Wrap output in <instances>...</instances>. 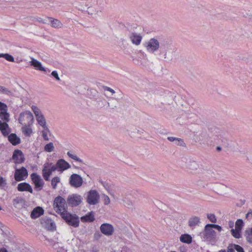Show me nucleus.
<instances>
[{"instance_id": "f257e3e1", "label": "nucleus", "mask_w": 252, "mask_h": 252, "mask_svg": "<svg viewBox=\"0 0 252 252\" xmlns=\"http://www.w3.org/2000/svg\"><path fill=\"white\" fill-rule=\"evenodd\" d=\"M143 45L146 48L148 52L154 53L159 50L160 54H164L163 58L165 59L166 58V46L165 44L163 45L162 44L160 45L159 41L157 39L152 38L148 41L145 42Z\"/></svg>"}, {"instance_id": "f03ea898", "label": "nucleus", "mask_w": 252, "mask_h": 252, "mask_svg": "<svg viewBox=\"0 0 252 252\" xmlns=\"http://www.w3.org/2000/svg\"><path fill=\"white\" fill-rule=\"evenodd\" d=\"M61 216L68 225L75 228L79 226L80 220L79 218L77 215L72 214L68 211H63Z\"/></svg>"}, {"instance_id": "7ed1b4c3", "label": "nucleus", "mask_w": 252, "mask_h": 252, "mask_svg": "<svg viewBox=\"0 0 252 252\" xmlns=\"http://www.w3.org/2000/svg\"><path fill=\"white\" fill-rule=\"evenodd\" d=\"M33 120L32 114L29 111L21 112L18 119L19 123L25 126H30L32 124Z\"/></svg>"}, {"instance_id": "20e7f679", "label": "nucleus", "mask_w": 252, "mask_h": 252, "mask_svg": "<svg viewBox=\"0 0 252 252\" xmlns=\"http://www.w3.org/2000/svg\"><path fill=\"white\" fill-rule=\"evenodd\" d=\"M54 207L56 209V212L61 215L63 211H67V205L65 199L61 196L55 198L54 201Z\"/></svg>"}, {"instance_id": "39448f33", "label": "nucleus", "mask_w": 252, "mask_h": 252, "mask_svg": "<svg viewBox=\"0 0 252 252\" xmlns=\"http://www.w3.org/2000/svg\"><path fill=\"white\" fill-rule=\"evenodd\" d=\"M210 130L215 136L221 140L222 143H223L225 147H227L228 146L227 139L224 137L226 133L225 130L221 129L216 126L211 127L210 128Z\"/></svg>"}, {"instance_id": "423d86ee", "label": "nucleus", "mask_w": 252, "mask_h": 252, "mask_svg": "<svg viewBox=\"0 0 252 252\" xmlns=\"http://www.w3.org/2000/svg\"><path fill=\"white\" fill-rule=\"evenodd\" d=\"M99 194L96 190L91 189L88 192L86 201L90 205H94L99 202Z\"/></svg>"}, {"instance_id": "0eeeda50", "label": "nucleus", "mask_w": 252, "mask_h": 252, "mask_svg": "<svg viewBox=\"0 0 252 252\" xmlns=\"http://www.w3.org/2000/svg\"><path fill=\"white\" fill-rule=\"evenodd\" d=\"M83 183L82 177L79 174L73 173L69 177V184L71 187L78 188L81 187Z\"/></svg>"}, {"instance_id": "6e6552de", "label": "nucleus", "mask_w": 252, "mask_h": 252, "mask_svg": "<svg viewBox=\"0 0 252 252\" xmlns=\"http://www.w3.org/2000/svg\"><path fill=\"white\" fill-rule=\"evenodd\" d=\"M216 232L210 226V223L205 225L203 233V238L207 241H211L215 240Z\"/></svg>"}, {"instance_id": "1a4fd4ad", "label": "nucleus", "mask_w": 252, "mask_h": 252, "mask_svg": "<svg viewBox=\"0 0 252 252\" xmlns=\"http://www.w3.org/2000/svg\"><path fill=\"white\" fill-rule=\"evenodd\" d=\"M82 197L78 194H72L67 198V202L69 206L74 207L79 205L82 202Z\"/></svg>"}, {"instance_id": "9d476101", "label": "nucleus", "mask_w": 252, "mask_h": 252, "mask_svg": "<svg viewBox=\"0 0 252 252\" xmlns=\"http://www.w3.org/2000/svg\"><path fill=\"white\" fill-rule=\"evenodd\" d=\"M31 178L33 183L34 184V189L37 190H41L44 186V183L41 177L36 173H32L31 175Z\"/></svg>"}, {"instance_id": "9b49d317", "label": "nucleus", "mask_w": 252, "mask_h": 252, "mask_svg": "<svg viewBox=\"0 0 252 252\" xmlns=\"http://www.w3.org/2000/svg\"><path fill=\"white\" fill-rule=\"evenodd\" d=\"M28 176V172L27 169L23 166L19 169H16L14 177L16 181L20 182L25 180Z\"/></svg>"}, {"instance_id": "f8f14e48", "label": "nucleus", "mask_w": 252, "mask_h": 252, "mask_svg": "<svg viewBox=\"0 0 252 252\" xmlns=\"http://www.w3.org/2000/svg\"><path fill=\"white\" fill-rule=\"evenodd\" d=\"M12 159L16 164L23 163L25 160L24 154L20 150L18 149L14 150L12 155Z\"/></svg>"}, {"instance_id": "ddd939ff", "label": "nucleus", "mask_w": 252, "mask_h": 252, "mask_svg": "<svg viewBox=\"0 0 252 252\" xmlns=\"http://www.w3.org/2000/svg\"><path fill=\"white\" fill-rule=\"evenodd\" d=\"M100 230L101 233L106 236L112 235L114 232V227L112 225L107 223L102 224L100 227Z\"/></svg>"}, {"instance_id": "4468645a", "label": "nucleus", "mask_w": 252, "mask_h": 252, "mask_svg": "<svg viewBox=\"0 0 252 252\" xmlns=\"http://www.w3.org/2000/svg\"><path fill=\"white\" fill-rule=\"evenodd\" d=\"M58 171L63 172V171L70 168V165L68 162L63 159H60L57 162Z\"/></svg>"}, {"instance_id": "2eb2a0df", "label": "nucleus", "mask_w": 252, "mask_h": 252, "mask_svg": "<svg viewBox=\"0 0 252 252\" xmlns=\"http://www.w3.org/2000/svg\"><path fill=\"white\" fill-rule=\"evenodd\" d=\"M131 42L136 45H139L142 40V36L140 34H137L136 32H132L128 35Z\"/></svg>"}, {"instance_id": "dca6fc26", "label": "nucleus", "mask_w": 252, "mask_h": 252, "mask_svg": "<svg viewBox=\"0 0 252 252\" xmlns=\"http://www.w3.org/2000/svg\"><path fill=\"white\" fill-rule=\"evenodd\" d=\"M17 190L19 191H28L31 193H32L33 190L31 186L28 183L23 182L18 185Z\"/></svg>"}, {"instance_id": "f3484780", "label": "nucleus", "mask_w": 252, "mask_h": 252, "mask_svg": "<svg viewBox=\"0 0 252 252\" xmlns=\"http://www.w3.org/2000/svg\"><path fill=\"white\" fill-rule=\"evenodd\" d=\"M36 119L38 124L41 126L45 131L50 133V131L47 126L46 120L43 115L42 114L36 117Z\"/></svg>"}, {"instance_id": "a211bd4d", "label": "nucleus", "mask_w": 252, "mask_h": 252, "mask_svg": "<svg viewBox=\"0 0 252 252\" xmlns=\"http://www.w3.org/2000/svg\"><path fill=\"white\" fill-rule=\"evenodd\" d=\"M81 221L83 222H92L95 220L94 213V211L89 212L86 215L80 218Z\"/></svg>"}, {"instance_id": "6ab92c4d", "label": "nucleus", "mask_w": 252, "mask_h": 252, "mask_svg": "<svg viewBox=\"0 0 252 252\" xmlns=\"http://www.w3.org/2000/svg\"><path fill=\"white\" fill-rule=\"evenodd\" d=\"M44 214V210L41 207H36L33 209L31 214L32 219H35Z\"/></svg>"}, {"instance_id": "aec40b11", "label": "nucleus", "mask_w": 252, "mask_h": 252, "mask_svg": "<svg viewBox=\"0 0 252 252\" xmlns=\"http://www.w3.org/2000/svg\"><path fill=\"white\" fill-rule=\"evenodd\" d=\"M8 140L13 146H16L21 143L20 138L15 133H11L9 135Z\"/></svg>"}, {"instance_id": "412c9836", "label": "nucleus", "mask_w": 252, "mask_h": 252, "mask_svg": "<svg viewBox=\"0 0 252 252\" xmlns=\"http://www.w3.org/2000/svg\"><path fill=\"white\" fill-rule=\"evenodd\" d=\"M31 65L33 66L35 69L43 71H46V69L42 66L41 63L38 61L32 58L31 62Z\"/></svg>"}, {"instance_id": "4be33fe9", "label": "nucleus", "mask_w": 252, "mask_h": 252, "mask_svg": "<svg viewBox=\"0 0 252 252\" xmlns=\"http://www.w3.org/2000/svg\"><path fill=\"white\" fill-rule=\"evenodd\" d=\"M186 166L190 172H192L197 169L198 165L196 161L194 160H189L186 163Z\"/></svg>"}, {"instance_id": "5701e85b", "label": "nucleus", "mask_w": 252, "mask_h": 252, "mask_svg": "<svg viewBox=\"0 0 252 252\" xmlns=\"http://www.w3.org/2000/svg\"><path fill=\"white\" fill-rule=\"evenodd\" d=\"M9 128L8 125L6 122H2L0 121V130L4 136H7L9 133L8 129Z\"/></svg>"}, {"instance_id": "b1692460", "label": "nucleus", "mask_w": 252, "mask_h": 252, "mask_svg": "<svg viewBox=\"0 0 252 252\" xmlns=\"http://www.w3.org/2000/svg\"><path fill=\"white\" fill-rule=\"evenodd\" d=\"M200 223V219L198 217L194 216L189 218L188 223L190 227H194Z\"/></svg>"}, {"instance_id": "393cba45", "label": "nucleus", "mask_w": 252, "mask_h": 252, "mask_svg": "<svg viewBox=\"0 0 252 252\" xmlns=\"http://www.w3.org/2000/svg\"><path fill=\"white\" fill-rule=\"evenodd\" d=\"M47 18L52 27L54 28H61L63 26V24L59 20L51 17H48Z\"/></svg>"}, {"instance_id": "a878e982", "label": "nucleus", "mask_w": 252, "mask_h": 252, "mask_svg": "<svg viewBox=\"0 0 252 252\" xmlns=\"http://www.w3.org/2000/svg\"><path fill=\"white\" fill-rule=\"evenodd\" d=\"M25 200L23 198L17 197L13 200V204L15 208H19L23 206Z\"/></svg>"}, {"instance_id": "bb28decb", "label": "nucleus", "mask_w": 252, "mask_h": 252, "mask_svg": "<svg viewBox=\"0 0 252 252\" xmlns=\"http://www.w3.org/2000/svg\"><path fill=\"white\" fill-rule=\"evenodd\" d=\"M180 240L183 243L189 244L192 242V237L188 234H184L181 235L180 237Z\"/></svg>"}, {"instance_id": "cd10ccee", "label": "nucleus", "mask_w": 252, "mask_h": 252, "mask_svg": "<svg viewBox=\"0 0 252 252\" xmlns=\"http://www.w3.org/2000/svg\"><path fill=\"white\" fill-rule=\"evenodd\" d=\"M42 173L44 179L46 181H49L50 180V177L52 174V172H51L49 168L46 169L45 167V168L42 169Z\"/></svg>"}, {"instance_id": "c85d7f7f", "label": "nucleus", "mask_w": 252, "mask_h": 252, "mask_svg": "<svg viewBox=\"0 0 252 252\" xmlns=\"http://www.w3.org/2000/svg\"><path fill=\"white\" fill-rule=\"evenodd\" d=\"M245 236L247 242L252 244V227L245 230Z\"/></svg>"}, {"instance_id": "c756f323", "label": "nucleus", "mask_w": 252, "mask_h": 252, "mask_svg": "<svg viewBox=\"0 0 252 252\" xmlns=\"http://www.w3.org/2000/svg\"><path fill=\"white\" fill-rule=\"evenodd\" d=\"M46 228L48 230L54 231L56 230V226L53 221L51 220H47L46 221Z\"/></svg>"}, {"instance_id": "7c9ffc66", "label": "nucleus", "mask_w": 252, "mask_h": 252, "mask_svg": "<svg viewBox=\"0 0 252 252\" xmlns=\"http://www.w3.org/2000/svg\"><path fill=\"white\" fill-rule=\"evenodd\" d=\"M9 114L7 112V110L3 112H0V118L3 121L8 122L9 121Z\"/></svg>"}, {"instance_id": "2f4dec72", "label": "nucleus", "mask_w": 252, "mask_h": 252, "mask_svg": "<svg viewBox=\"0 0 252 252\" xmlns=\"http://www.w3.org/2000/svg\"><path fill=\"white\" fill-rule=\"evenodd\" d=\"M107 104L109 107H110L111 109H113L117 108L118 105V100L114 98H112L109 100V102H107Z\"/></svg>"}, {"instance_id": "473e14b6", "label": "nucleus", "mask_w": 252, "mask_h": 252, "mask_svg": "<svg viewBox=\"0 0 252 252\" xmlns=\"http://www.w3.org/2000/svg\"><path fill=\"white\" fill-rule=\"evenodd\" d=\"M232 235L235 238L239 239L241 237V231L237 229H232L231 230Z\"/></svg>"}, {"instance_id": "72a5a7b5", "label": "nucleus", "mask_w": 252, "mask_h": 252, "mask_svg": "<svg viewBox=\"0 0 252 252\" xmlns=\"http://www.w3.org/2000/svg\"><path fill=\"white\" fill-rule=\"evenodd\" d=\"M54 144L52 142H50L48 144H47L45 146H44V151H46V152H53L54 150Z\"/></svg>"}, {"instance_id": "f704fd0d", "label": "nucleus", "mask_w": 252, "mask_h": 252, "mask_svg": "<svg viewBox=\"0 0 252 252\" xmlns=\"http://www.w3.org/2000/svg\"><path fill=\"white\" fill-rule=\"evenodd\" d=\"M28 126H25L22 127V131L24 134L27 136H30L32 133V129L30 127H28Z\"/></svg>"}, {"instance_id": "c9c22d12", "label": "nucleus", "mask_w": 252, "mask_h": 252, "mask_svg": "<svg viewBox=\"0 0 252 252\" xmlns=\"http://www.w3.org/2000/svg\"><path fill=\"white\" fill-rule=\"evenodd\" d=\"M0 92L8 96H11L12 95V92L3 86H0Z\"/></svg>"}, {"instance_id": "e433bc0d", "label": "nucleus", "mask_w": 252, "mask_h": 252, "mask_svg": "<svg viewBox=\"0 0 252 252\" xmlns=\"http://www.w3.org/2000/svg\"><path fill=\"white\" fill-rule=\"evenodd\" d=\"M60 182V178L59 177H55L52 178L51 185L53 189L57 188V184Z\"/></svg>"}, {"instance_id": "4c0bfd02", "label": "nucleus", "mask_w": 252, "mask_h": 252, "mask_svg": "<svg viewBox=\"0 0 252 252\" xmlns=\"http://www.w3.org/2000/svg\"><path fill=\"white\" fill-rule=\"evenodd\" d=\"M244 225L243 220L242 219H238L235 223V228L242 230L243 226Z\"/></svg>"}, {"instance_id": "58836bf2", "label": "nucleus", "mask_w": 252, "mask_h": 252, "mask_svg": "<svg viewBox=\"0 0 252 252\" xmlns=\"http://www.w3.org/2000/svg\"><path fill=\"white\" fill-rule=\"evenodd\" d=\"M67 155L71 158L79 162L83 163V160L79 158L78 157H77L76 155H74L72 154L70 152H68L67 153Z\"/></svg>"}, {"instance_id": "ea45409f", "label": "nucleus", "mask_w": 252, "mask_h": 252, "mask_svg": "<svg viewBox=\"0 0 252 252\" xmlns=\"http://www.w3.org/2000/svg\"><path fill=\"white\" fill-rule=\"evenodd\" d=\"M32 109L33 112H34L35 117H37L38 116H39L40 115L42 114V113L40 109L36 106L32 105Z\"/></svg>"}, {"instance_id": "a19ab883", "label": "nucleus", "mask_w": 252, "mask_h": 252, "mask_svg": "<svg viewBox=\"0 0 252 252\" xmlns=\"http://www.w3.org/2000/svg\"><path fill=\"white\" fill-rule=\"evenodd\" d=\"M3 58L9 62H15L14 57L12 55H11L9 54H7V53L4 54Z\"/></svg>"}, {"instance_id": "79ce46f5", "label": "nucleus", "mask_w": 252, "mask_h": 252, "mask_svg": "<svg viewBox=\"0 0 252 252\" xmlns=\"http://www.w3.org/2000/svg\"><path fill=\"white\" fill-rule=\"evenodd\" d=\"M207 218L210 220L211 222L216 223L217 222V219L216 216L213 214H208Z\"/></svg>"}, {"instance_id": "37998d69", "label": "nucleus", "mask_w": 252, "mask_h": 252, "mask_svg": "<svg viewBox=\"0 0 252 252\" xmlns=\"http://www.w3.org/2000/svg\"><path fill=\"white\" fill-rule=\"evenodd\" d=\"M98 182L101 183L106 189L108 190L110 189L111 186L108 183L104 182L101 179H99Z\"/></svg>"}, {"instance_id": "c03bdc74", "label": "nucleus", "mask_w": 252, "mask_h": 252, "mask_svg": "<svg viewBox=\"0 0 252 252\" xmlns=\"http://www.w3.org/2000/svg\"><path fill=\"white\" fill-rule=\"evenodd\" d=\"M233 249L235 250L237 252H245V251L243 247L239 245L233 244Z\"/></svg>"}, {"instance_id": "a18cd8bd", "label": "nucleus", "mask_w": 252, "mask_h": 252, "mask_svg": "<svg viewBox=\"0 0 252 252\" xmlns=\"http://www.w3.org/2000/svg\"><path fill=\"white\" fill-rule=\"evenodd\" d=\"M5 110H8L7 105L0 101V112H3Z\"/></svg>"}, {"instance_id": "49530a36", "label": "nucleus", "mask_w": 252, "mask_h": 252, "mask_svg": "<svg viewBox=\"0 0 252 252\" xmlns=\"http://www.w3.org/2000/svg\"><path fill=\"white\" fill-rule=\"evenodd\" d=\"M175 143L177 145H179V146H183V147L186 146L185 143L184 142V140L182 139H181V138H178V139L177 140V141L175 142Z\"/></svg>"}, {"instance_id": "de8ad7c7", "label": "nucleus", "mask_w": 252, "mask_h": 252, "mask_svg": "<svg viewBox=\"0 0 252 252\" xmlns=\"http://www.w3.org/2000/svg\"><path fill=\"white\" fill-rule=\"evenodd\" d=\"M6 185V180L2 177L0 176V188H3Z\"/></svg>"}, {"instance_id": "09e8293b", "label": "nucleus", "mask_w": 252, "mask_h": 252, "mask_svg": "<svg viewBox=\"0 0 252 252\" xmlns=\"http://www.w3.org/2000/svg\"><path fill=\"white\" fill-rule=\"evenodd\" d=\"M210 226L212 227V228H215L216 229H217L219 231H221V230H222V228L219 225H218V224H210Z\"/></svg>"}, {"instance_id": "8fccbe9b", "label": "nucleus", "mask_w": 252, "mask_h": 252, "mask_svg": "<svg viewBox=\"0 0 252 252\" xmlns=\"http://www.w3.org/2000/svg\"><path fill=\"white\" fill-rule=\"evenodd\" d=\"M51 75L54 77L57 80H60V78L57 71H53L51 73Z\"/></svg>"}, {"instance_id": "3c124183", "label": "nucleus", "mask_w": 252, "mask_h": 252, "mask_svg": "<svg viewBox=\"0 0 252 252\" xmlns=\"http://www.w3.org/2000/svg\"><path fill=\"white\" fill-rule=\"evenodd\" d=\"M96 12L94 8L93 7H89L88 8L87 12L89 14L93 15Z\"/></svg>"}, {"instance_id": "603ef678", "label": "nucleus", "mask_w": 252, "mask_h": 252, "mask_svg": "<svg viewBox=\"0 0 252 252\" xmlns=\"http://www.w3.org/2000/svg\"><path fill=\"white\" fill-rule=\"evenodd\" d=\"M48 132L47 131H45L44 130H43L42 131V137L43 138V139L45 140V141H49V138L48 137V136H47V133Z\"/></svg>"}, {"instance_id": "864d4df0", "label": "nucleus", "mask_w": 252, "mask_h": 252, "mask_svg": "<svg viewBox=\"0 0 252 252\" xmlns=\"http://www.w3.org/2000/svg\"><path fill=\"white\" fill-rule=\"evenodd\" d=\"M104 204L105 205H108L110 202V200L109 197L107 195H104Z\"/></svg>"}, {"instance_id": "5fc2aeb1", "label": "nucleus", "mask_w": 252, "mask_h": 252, "mask_svg": "<svg viewBox=\"0 0 252 252\" xmlns=\"http://www.w3.org/2000/svg\"><path fill=\"white\" fill-rule=\"evenodd\" d=\"M49 169L52 172L55 171H56V170H58V166L57 165V163L56 164V165L52 164L51 166H50V167Z\"/></svg>"}, {"instance_id": "6e6d98bb", "label": "nucleus", "mask_w": 252, "mask_h": 252, "mask_svg": "<svg viewBox=\"0 0 252 252\" xmlns=\"http://www.w3.org/2000/svg\"><path fill=\"white\" fill-rule=\"evenodd\" d=\"M103 89L105 91H109V92H111L112 94L115 93V92L114 90H113L112 89H111L108 87L105 86L103 87Z\"/></svg>"}, {"instance_id": "4d7b16f0", "label": "nucleus", "mask_w": 252, "mask_h": 252, "mask_svg": "<svg viewBox=\"0 0 252 252\" xmlns=\"http://www.w3.org/2000/svg\"><path fill=\"white\" fill-rule=\"evenodd\" d=\"M128 133H129V135L131 137H134L136 136V128H135L133 131H129Z\"/></svg>"}, {"instance_id": "13d9d810", "label": "nucleus", "mask_w": 252, "mask_h": 252, "mask_svg": "<svg viewBox=\"0 0 252 252\" xmlns=\"http://www.w3.org/2000/svg\"><path fill=\"white\" fill-rule=\"evenodd\" d=\"M233 244H229L227 247V252H235L234 249L232 248Z\"/></svg>"}, {"instance_id": "bf43d9fd", "label": "nucleus", "mask_w": 252, "mask_h": 252, "mask_svg": "<svg viewBox=\"0 0 252 252\" xmlns=\"http://www.w3.org/2000/svg\"><path fill=\"white\" fill-rule=\"evenodd\" d=\"M178 138L169 136L167 137V139L170 142H176L178 140Z\"/></svg>"}, {"instance_id": "052dcab7", "label": "nucleus", "mask_w": 252, "mask_h": 252, "mask_svg": "<svg viewBox=\"0 0 252 252\" xmlns=\"http://www.w3.org/2000/svg\"><path fill=\"white\" fill-rule=\"evenodd\" d=\"M52 164H53V163H52V162H46L43 165V168H45V167H46V169L47 168H49V167H50V166H51Z\"/></svg>"}, {"instance_id": "680f3d73", "label": "nucleus", "mask_w": 252, "mask_h": 252, "mask_svg": "<svg viewBox=\"0 0 252 252\" xmlns=\"http://www.w3.org/2000/svg\"><path fill=\"white\" fill-rule=\"evenodd\" d=\"M94 236L95 239H98L100 237L101 234L99 233V232H98L97 233H94Z\"/></svg>"}, {"instance_id": "e2e57ef3", "label": "nucleus", "mask_w": 252, "mask_h": 252, "mask_svg": "<svg viewBox=\"0 0 252 252\" xmlns=\"http://www.w3.org/2000/svg\"><path fill=\"white\" fill-rule=\"evenodd\" d=\"M252 216V211L251 210H250L248 213L246 214V218L248 219L249 217Z\"/></svg>"}, {"instance_id": "0e129e2a", "label": "nucleus", "mask_w": 252, "mask_h": 252, "mask_svg": "<svg viewBox=\"0 0 252 252\" xmlns=\"http://www.w3.org/2000/svg\"><path fill=\"white\" fill-rule=\"evenodd\" d=\"M228 224H229V226L230 227V228H232L233 227V225H234V222L233 221H229L228 222Z\"/></svg>"}, {"instance_id": "69168bd1", "label": "nucleus", "mask_w": 252, "mask_h": 252, "mask_svg": "<svg viewBox=\"0 0 252 252\" xmlns=\"http://www.w3.org/2000/svg\"><path fill=\"white\" fill-rule=\"evenodd\" d=\"M0 252H8V251L5 248H0Z\"/></svg>"}, {"instance_id": "338daca9", "label": "nucleus", "mask_w": 252, "mask_h": 252, "mask_svg": "<svg viewBox=\"0 0 252 252\" xmlns=\"http://www.w3.org/2000/svg\"><path fill=\"white\" fill-rule=\"evenodd\" d=\"M136 133H137V134H139V135H141V133H143V132H142V131H140V130H138V129H136Z\"/></svg>"}, {"instance_id": "774afa93", "label": "nucleus", "mask_w": 252, "mask_h": 252, "mask_svg": "<svg viewBox=\"0 0 252 252\" xmlns=\"http://www.w3.org/2000/svg\"><path fill=\"white\" fill-rule=\"evenodd\" d=\"M216 150L217 151L220 152L221 150V147L220 146H217L216 148Z\"/></svg>"}]
</instances>
